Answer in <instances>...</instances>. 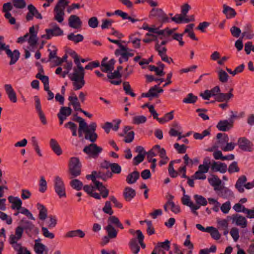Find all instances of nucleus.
<instances>
[{"label": "nucleus", "mask_w": 254, "mask_h": 254, "mask_svg": "<svg viewBox=\"0 0 254 254\" xmlns=\"http://www.w3.org/2000/svg\"><path fill=\"white\" fill-rule=\"evenodd\" d=\"M74 62L76 64V67L73 69V72L68 75L70 79L73 81V86L74 90L80 89L85 85L84 79L85 71L84 68L80 63L78 56L75 54Z\"/></svg>", "instance_id": "nucleus-1"}, {"label": "nucleus", "mask_w": 254, "mask_h": 254, "mask_svg": "<svg viewBox=\"0 0 254 254\" xmlns=\"http://www.w3.org/2000/svg\"><path fill=\"white\" fill-rule=\"evenodd\" d=\"M74 121L79 123V137L82 136L83 133H85L86 139L89 140L92 142H95L98 137V135L95 132L97 127L96 123L92 122L88 126L85 120L80 117H77Z\"/></svg>", "instance_id": "nucleus-2"}, {"label": "nucleus", "mask_w": 254, "mask_h": 254, "mask_svg": "<svg viewBox=\"0 0 254 254\" xmlns=\"http://www.w3.org/2000/svg\"><path fill=\"white\" fill-rule=\"evenodd\" d=\"M115 227L122 230L124 229L123 224L117 216H110L107 220V225L105 228L107 235L103 238V242L104 244H108L110 239H113L117 238L118 230Z\"/></svg>", "instance_id": "nucleus-3"}, {"label": "nucleus", "mask_w": 254, "mask_h": 254, "mask_svg": "<svg viewBox=\"0 0 254 254\" xmlns=\"http://www.w3.org/2000/svg\"><path fill=\"white\" fill-rule=\"evenodd\" d=\"M69 179H74L81 174V164L77 157H71L68 164Z\"/></svg>", "instance_id": "nucleus-4"}, {"label": "nucleus", "mask_w": 254, "mask_h": 254, "mask_svg": "<svg viewBox=\"0 0 254 254\" xmlns=\"http://www.w3.org/2000/svg\"><path fill=\"white\" fill-rule=\"evenodd\" d=\"M49 28L45 29L46 34L42 35V38L47 40L51 39L54 36H59L63 35V30L56 23H51L49 24Z\"/></svg>", "instance_id": "nucleus-5"}, {"label": "nucleus", "mask_w": 254, "mask_h": 254, "mask_svg": "<svg viewBox=\"0 0 254 254\" xmlns=\"http://www.w3.org/2000/svg\"><path fill=\"white\" fill-rule=\"evenodd\" d=\"M25 233L30 237L36 236L39 234V229L31 222L25 219H22L20 221Z\"/></svg>", "instance_id": "nucleus-6"}, {"label": "nucleus", "mask_w": 254, "mask_h": 254, "mask_svg": "<svg viewBox=\"0 0 254 254\" xmlns=\"http://www.w3.org/2000/svg\"><path fill=\"white\" fill-rule=\"evenodd\" d=\"M54 187L55 192L60 198L66 197L65 187L62 179L59 176H56L54 181Z\"/></svg>", "instance_id": "nucleus-7"}, {"label": "nucleus", "mask_w": 254, "mask_h": 254, "mask_svg": "<svg viewBox=\"0 0 254 254\" xmlns=\"http://www.w3.org/2000/svg\"><path fill=\"white\" fill-rule=\"evenodd\" d=\"M149 17L150 18L155 17L159 21H160L162 23H166L169 22L168 17L161 8H152L150 11Z\"/></svg>", "instance_id": "nucleus-8"}, {"label": "nucleus", "mask_w": 254, "mask_h": 254, "mask_svg": "<svg viewBox=\"0 0 254 254\" xmlns=\"http://www.w3.org/2000/svg\"><path fill=\"white\" fill-rule=\"evenodd\" d=\"M102 148L97 146L96 144L92 143L86 146L83 149V152L90 156L96 158L98 157L99 154L102 151Z\"/></svg>", "instance_id": "nucleus-9"}, {"label": "nucleus", "mask_w": 254, "mask_h": 254, "mask_svg": "<svg viewBox=\"0 0 254 254\" xmlns=\"http://www.w3.org/2000/svg\"><path fill=\"white\" fill-rule=\"evenodd\" d=\"M27 9L28 12L26 16V19L27 21L32 20L34 16L37 19H42L43 17L41 14L39 13L34 5L32 4H29L27 6Z\"/></svg>", "instance_id": "nucleus-10"}, {"label": "nucleus", "mask_w": 254, "mask_h": 254, "mask_svg": "<svg viewBox=\"0 0 254 254\" xmlns=\"http://www.w3.org/2000/svg\"><path fill=\"white\" fill-rule=\"evenodd\" d=\"M4 51L5 52L7 57L10 59V61L9 63V65L14 64L20 57V53L19 51L18 50H14L12 52L9 49V46L7 45V49H6Z\"/></svg>", "instance_id": "nucleus-11"}, {"label": "nucleus", "mask_w": 254, "mask_h": 254, "mask_svg": "<svg viewBox=\"0 0 254 254\" xmlns=\"http://www.w3.org/2000/svg\"><path fill=\"white\" fill-rule=\"evenodd\" d=\"M68 22L69 26L75 29H80L82 25V21L76 15H71L68 18Z\"/></svg>", "instance_id": "nucleus-12"}, {"label": "nucleus", "mask_w": 254, "mask_h": 254, "mask_svg": "<svg viewBox=\"0 0 254 254\" xmlns=\"http://www.w3.org/2000/svg\"><path fill=\"white\" fill-rule=\"evenodd\" d=\"M238 145L239 147L243 151H251L252 150V143L245 137L239 138Z\"/></svg>", "instance_id": "nucleus-13"}, {"label": "nucleus", "mask_w": 254, "mask_h": 254, "mask_svg": "<svg viewBox=\"0 0 254 254\" xmlns=\"http://www.w3.org/2000/svg\"><path fill=\"white\" fill-rule=\"evenodd\" d=\"M232 219L233 222H235L236 225L239 226L242 228H245L247 226L246 218L240 214H233Z\"/></svg>", "instance_id": "nucleus-14"}, {"label": "nucleus", "mask_w": 254, "mask_h": 254, "mask_svg": "<svg viewBox=\"0 0 254 254\" xmlns=\"http://www.w3.org/2000/svg\"><path fill=\"white\" fill-rule=\"evenodd\" d=\"M4 88L9 100L12 103H16L17 102L16 94L11 85L5 84L4 85Z\"/></svg>", "instance_id": "nucleus-15"}, {"label": "nucleus", "mask_w": 254, "mask_h": 254, "mask_svg": "<svg viewBox=\"0 0 254 254\" xmlns=\"http://www.w3.org/2000/svg\"><path fill=\"white\" fill-rule=\"evenodd\" d=\"M163 92V90L159 88L157 85L151 87L146 93H143L141 94L142 97H157L158 96V93Z\"/></svg>", "instance_id": "nucleus-16"}, {"label": "nucleus", "mask_w": 254, "mask_h": 254, "mask_svg": "<svg viewBox=\"0 0 254 254\" xmlns=\"http://www.w3.org/2000/svg\"><path fill=\"white\" fill-rule=\"evenodd\" d=\"M233 126L232 121L229 122L228 120H221L217 124L216 127L218 130L223 131L229 130Z\"/></svg>", "instance_id": "nucleus-17"}, {"label": "nucleus", "mask_w": 254, "mask_h": 254, "mask_svg": "<svg viewBox=\"0 0 254 254\" xmlns=\"http://www.w3.org/2000/svg\"><path fill=\"white\" fill-rule=\"evenodd\" d=\"M41 239L35 240L34 250L37 254H48V250L45 245L40 243Z\"/></svg>", "instance_id": "nucleus-18"}, {"label": "nucleus", "mask_w": 254, "mask_h": 254, "mask_svg": "<svg viewBox=\"0 0 254 254\" xmlns=\"http://www.w3.org/2000/svg\"><path fill=\"white\" fill-rule=\"evenodd\" d=\"M54 12L55 13L54 19L59 23L63 22L64 20V16L65 14L64 9H62L57 5H56L54 9Z\"/></svg>", "instance_id": "nucleus-19"}, {"label": "nucleus", "mask_w": 254, "mask_h": 254, "mask_svg": "<svg viewBox=\"0 0 254 254\" xmlns=\"http://www.w3.org/2000/svg\"><path fill=\"white\" fill-rule=\"evenodd\" d=\"M211 170L214 172H220L225 173L227 170V166L226 164L221 162H214L211 165Z\"/></svg>", "instance_id": "nucleus-20"}, {"label": "nucleus", "mask_w": 254, "mask_h": 254, "mask_svg": "<svg viewBox=\"0 0 254 254\" xmlns=\"http://www.w3.org/2000/svg\"><path fill=\"white\" fill-rule=\"evenodd\" d=\"M72 95V96L68 97V99L70 101L68 105H72L74 110L81 112L82 109L80 108V104L78 101L77 97L74 93Z\"/></svg>", "instance_id": "nucleus-21"}, {"label": "nucleus", "mask_w": 254, "mask_h": 254, "mask_svg": "<svg viewBox=\"0 0 254 254\" xmlns=\"http://www.w3.org/2000/svg\"><path fill=\"white\" fill-rule=\"evenodd\" d=\"M247 181V179L245 175H242L238 178L235 184V188L239 192L243 193L244 192L245 190L244 187H245Z\"/></svg>", "instance_id": "nucleus-22"}, {"label": "nucleus", "mask_w": 254, "mask_h": 254, "mask_svg": "<svg viewBox=\"0 0 254 254\" xmlns=\"http://www.w3.org/2000/svg\"><path fill=\"white\" fill-rule=\"evenodd\" d=\"M242 37H245L247 39H252L254 37L252 26L250 23H247L244 26V32L242 34Z\"/></svg>", "instance_id": "nucleus-23"}, {"label": "nucleus", "mask_w": 254, "mask_h": 254, "mask_svg": "<svg viewBox=\"0 0 254 254\" xmlns=\"http://www.w3.org/2000/svg\"><path fill=\"white\" fill-rule=\"evenodd\" d=\"M135 190L128 187L125 188L123 192L124 197L127 201H130L135 196Z\"/></svg>", "instance_id": "nucleus-24"}, {"label": "nucleus", "mask_w": 254, "mask_h": 254, "mask_svg": "<svg viewBox=\"0 0 254 254\" xmlns=\"http://www.w3.org/2000/svg\"><path fill=\"white\" fill-rule=\"evenodd\" d=\"M8 200L10 203H12L11 207L12 209H17L19 210V209L21 208L22 201L19 198L9 196L8 197Z\"/></svg>", "instance_id": "nucleus-25"}, {"label": "nucleus", "mask_w": 254, "mask_h": 254, "mask_svg": "<svg viewBox=\"0 0 254 254\" xmlns=\"http://www.w3.org/2000/svg\"><path fill=\"white\" fill-rule=\"evenodd\" d=\"M128 48L124 45L120 46V49H117L115 51V54L117 56L120 55L124 59L125 62H127L128 59L127 55Z\"/></svg>", "instance_id": "nucleus-26"}, {"label": "nucleus", "mask_w": 254, "mask_h": 254, "mask_svg": "<svg viewBox=\"0 0 254 254\" xmlns=\"http://www.w3.org/2000/svg\"><path fill=\"white\" fill-rule=\"evenodd\" d=\"M50 145L52 150L57 155L59 156L62 154V150L56 139L54 138L51 139L50 141Z\"/></svg>", "instance_id": "nucleus-27"}, {"label": "nucleus", "mask_w": 254, "mask_h": 254, "mask_svg": "<svg viewBox=\"0 0 254 254\" xmlns=\"http://www.w3.org/2000/svg\"><path fill=\"white\" fill-rule=\"evenodd\" d=\"M209 184L214 188V190H220L219 188L222 183L221 180L218 178L217 176L214 175L211 178L208 179Z\"/></svg>", "instance_id": "nucleus-28"}, {"label": "nucleus", "mask_w": 254, "mask_h": 254, "mask_svg": "<svg viewBox=\"0 0 254 254\" xmlns=\"http://www.w3.org/2000/svg\"><path fill=\"white\" fill-rule=\"evenodd\" d=\"M101 69L104 72L112 71L114 69L113 60H110L109 63H106L105 59H104L101 63Z\"/></svg>", "instance_id": "nucleus-29"}, {"label": "nucleus", "mask_w": 254, "mask_h": 254, "mask_svg": "<svg viewBox=\"0 0 254 254\" xmlns=\"http://www.w3.org/2000/svg\"><path fill=\"white\" fill-rule=\"evenodd\" d=\"M37 208L39 211V218L43 221L47 217L48 210L42 204L37 203Z\"/></svg>", "instance_id": "nucleus-30"}, {"label": "nucleus", "mask_w": 254, "mask_h": 254, "mask_svg": "<svg viewBox=\"0 0 254 254\" xmlns=\"http://www.w3.org/2000/svg\"><path fill=\"white\" fill-rule=\"evenodd\" d=\"M139 178V173L137 171L129 174L126 178V182L128 184H132L135 183Z\"/></svg>", "instance_id": "nucleus-31"}, {"label": "nucleus", "mask_w": 254, "mask_h": 254, "mask_svg": "<svg viewBox=\"0 0 254 254\" xmlns=\"http://www.w3.org/2000/svg\"><path fill=\"white\" fill-rule=\"evenodd\" d=\"M223 12L226 15L227 18H232L236 15V12L234 8L226 4L223 5Z\"/></svg>", "instance_id": "nucleus-32"}, {"label": "nucleus", "mask_w": 254, "mask_h": 254, "mask_svg": "<svg viewBox=\"0 0 254 254\" xmlns=\"http://www.w3.org/2000/svg\"><path fill=\"white\" fill-rule=\"evenodd\" d=\"M234 96L233 93H219L216 97L215 100L219 102H222L224 101H228L230 99L233 98Z\"/></svg>", "instance_id": "nucleus-33"}, {"label": "nucleus", "mask_w": 254, "mask_h": 254, "mask_svg": "<svg viewBox=\"0 0 254 254\" xmlns=\"http://www.w3.org/2000/svg\"><path fill=\"white\" fill-rule=\"evenodd\" d=\"M85 235V233L80 229L72 230L66 233L65 236L68 238H73L79 237V238H84Z\"/></svg>", "instance_id": "nucleus-34"}, {"label": "nucleus", "mask_w": 254, "mask_h": 254, "mask_svg": "<svg viewBox=\"0 0 254 254\" xmlns=\"http://www.w3.org/2000/svg\"><path fill=\"white\" fill-rule=\"evenodd\" d=\"M217 138L218 139V144L220 147L224 146L229 141V137L226 133H218L217 134Z\"/></svg>", "instance_id": "nucleus-35"}, {"label": "nucleus", "mask_w": 254, "mask_h": 254, "mask_svg": "<svg viewBox=\"0 0 254 254\" xmlns=\"http://www.w3.org/2000/svg\"><path fill=\"white\" fill-rule=\"evenodd\" d=\"M137 33L136 34H132L129 36V41L132 43L133 47L135 49H139L140 47V39L136 37V35L138 34Z\"/></svg>", "instance_id": "nucleus-36"}, {"label": "nucleus", "mask_w": 254, "mask_h": 254, "mask_svg": "<svg viewBox=\"0 0 254 254\" xmlns=\"http://www.w3.org/2000/svg\"><path fill=\"white\" fill-rule=\"evenodd\" d=\"M129 246L133 254H137L140 250V247L135 238H132L130 240Z\"/></svg>", "instance_id": "nucleus-37"}, {"label": "nucleus", "mask_w": 254, "mask_h": 254, "mask_svg": "<svg viewBox=\"0 0 254 254\" xmlns=\"http://www.w3.org/2000/svg\"><path fill=\"white\" fill-rule=\"evenodd\" d=\"M193 197L196 203L195 205H198L199 208H200V206H206L207 204V200L202 195L195 194Z\"/></svg>", "instance_id": "nucleus-38"}, {"label": "nucleus", "mask_w": 254, "mask_h": 254, "mask_svg": "<svg viewBox=\"0 0 254 254\" xmlns=\"http://www.w3.org/2000/svg\"><path fill=\"white\" fill-rule=\"evenodd\" d=\"M155 247L158 248V250H159L160 252L163 251L161 249L166 251H169L170 249V242L166 240L163 242H159Z\"/></svg>", "instance_id": "nucleus-39"}, {"label": "nucleus", "mask_w": 254, "mask_h": 254, "mask_svg": "<svg viewBox=\"0 0 254 254\" xmlns=\"http://www.w3.org/2000/svg\"><path fill=\"white\" fill-rule=\"evenodd\" d=\"M70 182V185L72 188L78 191L82 189L83 187V183L78 179H73Z\"/></svg>", "instance_id": "nucleus-40"}, {"label": "nucleus", "mask_w": 254, "mask_h": 254, "mask_svg": "<svg viewBox=\"0 0 254 254\" xmlns=\"http://www.w3.org/2000/svg\"><path fill=\"white\" fill-rule=\"evenodd\" d=\"M48 220L47 221V226L51 229L56 227L57 224V218L55 215H50L48 217Z\"/></svg>", "instance_id": "nucleus-41"}, {"label": "nucleus", "mask_w": 254, "mask_h": 254, "mask_svg": "<svg viewBox=\"0 0 254 254\" xmlns=\"http://www.w3.org/2000/svg\"><path fill=\"white\" fill-rule=\"evenodd\" d=\"M218 79L222 83H226L228 80L229 75L223 69H220L218 72Z\"/></svg>", "instance_id": "nucleus-42"}, {"label": "nucleus", "mask_w": 254, "mask_h": 254, "mask_svg": "<svg viewBox=\"0 0 254 254\" xmlns=\"http://www.w3.org/2000/svg\"><path fill=\"white\" fill-rule=\"evenodd\" d=\"M67 38L69 40L72 41L75 43H77L83 41V36L79 34L75 35L73 33H71L68 35Z\"/></svg>", "instance_id": "nucleus-43"}, {"label": "nucleus", "mask_w": 254, "mask_h": 254, "mask_svg": "<svg viewBox=\"0 0 254 254\" xmlns=\"http://www.w3.org/2000/svg\"><path fill=\"white\" fill-rule=\"evenodd\" d=\"M197 100V97L196 96L194 95L192 93H189L187 97L183 99V102L187 104H193Z\"/></svg>", "instance_id": "nucleus-44"}, {"label": "nucleus", "mask_w": 254, "mask_h": 254, "mask_svg": "<svg viewBox=\"0 0 254 254\" xmlns=\"http://www.w3.org/2000/svg\"><path fill=\"white\" fill-rule=\"evenodd\" d=\"M123 84L124 90L125 91L126 94L129 95L132 97L135 96V94L132 91L130 85L128 82H124Z\"/></svg>", "instance_id": "nucleus-45"}, {"label": "nucleus", "mask_w": 254, "mask_h": 254, "mask_svg": "<svg viewBox=\"0 0 254 254\" xmlns=\"http://www.w3.org/2000/svg\"><path fill=\"white\" fill-rule=\"evenodd\" d=\"M154 149L155 150L156 154L159 153V156L161 159H167L168 157L166 156L165 150L163 148H161L160 145H155Z\"/></svg>", "instance_id": "nucleus-46"}, {"label": "nucleus", "mask_w": 254, "mask_h": 254, "mask_svg": "<svg viewBox=\"0 0 254 254\" xmlns=\"http://www.w3.org/2000/svg\"><path fill=\"white\" fill-rule=\"evenodd\" d=\"M102 210L105 213L109 214L111 215L110 216H113L112 214L114 213V211L112 208L110 201H106L105 202V205L103 207Z\"/></svg>", "instance_id": "nucleus-47"}, {"label": "nucleus", "mask_w": 254, "mask_h": 254, "mask_svg": "<svg viewBox=\"0 0 254 254\" xmlns=\"http://www.w3.org/2000/svg\"><path fill=\"white\" fill-rule=\"evenodd\" d=\"M146 154H147V159L149 162L156 163V159L153 158V157L156 155L154 146L148 152H146Z\"/></svg>", "instance_id": "nucleus-48"}, {"label": "nucleus", "mask_w": 254, "mask_h": 254, "mask_svg": "<svg viewBox=\"0 0 254 254\" xmlns=\"http://www.w3.org/2000/svg\"><path fill=\"white\" fill-rule=\"evenodd\" d=\"M210 134V129H207L203 130L202 133L195 132L193 134V137L195 139H202L205 136L209 135Z\"/></svg>", "instance_id": "nucleus-49"}, {"label": "nucleus", "mask_w": 254, "mask_h": 254, "mask_svg": "<svg viewBox=\"0 0 254 254\" xmlns=\"http://www.w3.org/2000/svg\"><path fill=\"white\" fill-rule=\"evenodd\" d=\"M72 112V110L68 107H62L61 108L60 112L58 113L60 115L63 116L64 117H67L71 115Z\"/></svg>", "instance_id": "nucleus-50"}, {"label": "nucleus", "mask_w": 254, "mask_h": 254, "mask_svg": "<svg viewBox=\"0 0 254 254\" xmlns=\"http://www.w3.org/2000/svg\"><path fill=\"white\" fill-rule=\"evenodd\" d=\"M47 182L44 177L42 176L40 178L39 181V190L40 192L44 193L47 190Z\"/></svg>", "instance_id": "nucleus-51"}, {"label": "nucleus", "mask_w": 254, "mask_h": 254, "mask_svg": "<svg viewBox=\"0 0 254 254\" xmlns=\"http://www.w3.org/2000/svg\"><path fill=\"white\" fill-rule=\"evenodd\" d=\"M52 49H48V52H49V61H51L53 60V61L54 60H57V58H59L57 56V49L55 46H53Z\"/></svg>", "instance_id": "nucleus-52"}, {"label": "nucleus", "mask_w": 254, "mask_h": 254, "mask_svg": "<svg viewBox=\"0 0 254 254\" xmlns=\"http://www.w3.org/2000/svg\"><path fill=\"white\" fill-rule=\"evenodd\" d=\"M228 171L229 173L232 174L240 171V168L238 166V163L236 161L233 162L229 166Z\"/></svg>", "instance_id": "nucleus-53"}, {"label": "nucleus", "mask_w": 254, "mask_h": 254, "mask_svg": "<svg viewBox=\"0 0 254 254\" xmlns=\"http://www.w3.org/2000/svg\"><path fill=\"white\" fill-rule=\"evenodd\" d=\"M167 204H169L171 211L174 213L177 214L180 212V206L178 205H176L173 201L170 199H168L167 201Z\"/></svg>", "instance_id": "nucleus-54"}, {"label": "nucleus", "mask_w": 254, "mask_h": 254, "mask_svg": "<svg viewBox=\"0 0 254 254\" xmlns=\"http://www.w3.org/2000/svg\"><path fill=\"white\" fill-rule=\"evenodd\" d=\"M136 234L137 235V239H138L139 244L140 245L141 248L144 249L145 248V245L143 243V240L144 238V235L140 230H136Z\"/></svg>", "instance_id": "nucleus-55"}, {"label": "nucleus", "mask_w": 254, "mask_h": 254, "mask_svg": "<svg viewBox=\"0 0 254 254\" xmlns=\"http://www.w3.org/2000/svg\"><path fill=\"white\" fill-rule=\"evenodd\" d=\"M208 233H209L211 237L215 240H218L220 239L221 237V234L218 230L213 227H212V228L211 229Z\"/></svg>", "instance_id": "nucleus-56"}, {"label": "nucleus", "mask_w": 254, "mask_h": 254, "mask_svg": "<svg viewBox=\"0 0 254 254\" xmlns=\"http://www.w3.org/2000/svg\"><path fill=\"white\" fill-rule=\"evenodd\" d=\"M146 122V118L144 116H137L133 118L132 123L134 124H143Z\"/></svg>", "instance_id": "nucleus-57"}, {"label": "nucleus", "mask_w": 254, "mask_h": 254, "mask_svg": "<svg viewBox=\"0 0 254 254\" xmlns=\"http://www.w3.org/2000/svg\"><path fill=\"white\" fill-rule=\"evenodd\" d=\"M174 161H172L170 162L168 166V172L170 176L172 178H176L177 177L178 173L176 171L173 167Z\"/></svg>", "instance_id": "nucleus-58"}, {"label": "nucleus", "mask_w": 254, "mask_h": 254, "mask_svg": "<svg viewBox=\"0 0 254 254\" xmlns=\"http://www.w3.org/2000/svg\"><path fill=\"white\" fill-rule=\"evenodd\" d=\"M182 203L190 207L194 205L193 203L191 201L190 197L188 195L184 194L183 197L182 198Z\"/></svg>", "instance_id": "nucleus-59"}, {"label": "nucleus", "mask_w": 254, "mask_h": 254, "mask_svg": "<svg viewBox=\"0 0 254 254\" xmlns=\"http://www.w3.org/2000/svg\"><path fill=\"white\" fill-rule=\"evenodd\" d=\"M220 190L219 195L220 196L223 197H226L227 196H229L232 194V192L227 188H221V187L219 188Z\"/></svg>", "instance_id": "nucleus-60"}, {"label": "nucleus", "mask_w": 254, "mask_h": 254, "mask_svg": "<svg viewBox=\"0 0 254 254\" xmlns=\"http://www.w3.org/2000/svg\"><path fill=\"white\" fill-rule=\"evenodd\" d=\"M13 6L17 8H23L26 6L24 0H12Z\"/></svg>", "instance_id": "nucleus-61"}, {"label": "nucleus", "mask_w": 254, "mask_h": 254, "mask_svg": "<svg viewBox=\"0 0 254 254\" xmlns=\"http://www.w3.org/2000/svg\"><path fill=\"white\" fill-rule=\"evenodd\" d=\"M41 230L43 236L45 238H47L50 239L54 238L55 235L53 233L50 232L47 228L42 226L41 228Z\"/></svg>", "instance_id": "nucleus-62"}, {"label": "nucleus", "mask_w": 254, "mask_h": 254, "mask_svg": "<svg viewBox=\"0 0 254 254\" xmlns=\"http://www.w3.org/2000/svg\"><path fill=\"white\" fill-rule=\"evenodd\" d=\"M236 144L234 142H228L224 146H221L222 150L225 152L232 151L234 148Z\"/></svg>", "instance_id": "nucleus-63"}, {"label": "nucleus", "mask_w": 254, "mask_h": 254, "mask_svg": "<svg viewBox=\"0 0 254 254\" xmlns=\"http://www.w3.org/2000/svg\"><path fill=\"white\" fill-rule=\"evenodd\" d=\"M231 208V203L229 201H228L222 204V205L221 206L220 209H221V210L224 214H227L229 213Z\"/></svg>", "instance_id": "nucleus-64"}]
</instances>
